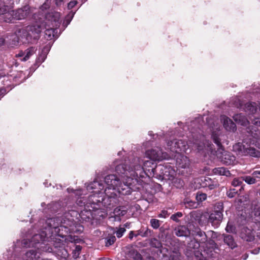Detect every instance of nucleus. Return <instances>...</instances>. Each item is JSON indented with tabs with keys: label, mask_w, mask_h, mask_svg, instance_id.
I'll return each mask as SVG.
<instances>
[{
	"label": "nucleus",
	"mask_w": 260,
	"mask_h": 260,
	"mask_svg": "<svg viewBox=\"0 0 260 260\" xmlns=\"http://www.w3.org/2000/svg\"><path fill=\"white\" fill-rule=\"evenodd\" d=\"M221 161L225 165H232L236 163L235 157L231 153L224 151L220 156Z\"/></svg>",
	"instance_id": "17"
},
{
	"label": "nucleus",
	"mask_w": 260,
	"mask_h": 260,
	"mask_svg": "<svg viewBox=\"0 0 260 260\" xmlns=\"http://www.w3.org/2000/svg\"><path fill=\"white\" fill-rule=\"evenodd\" d=\"M41 25L35 24L28 26L26 29L19 30L17 34L18 42L23 44L31 43L33 40H37L41 32Z\"/></svg>",
	"instance_id": "4"
},
{
	"label": "nucleus",
	"mask_w": 260,
	"mask_h": 260,
	"mask_svg": "<svg viewBox=\"0 0 260 260\" xmlns=\"http://www.w3.org/2000/svg\"><path fill=\"white\" fill-rule=\"evenodd\" d=\"M151 226L154 229H158L160 226V221L156 219H151L150 221Z\"/></svg>",
	"instance_id": "38"
},
{
	"label": "nucleus",
	"mask_w": 260,
	"mask_h": 260,
	"mask_svg": "<svg viewBox=\"0 0 260 260\" xmlns=\"http://www.w3.org/2000/svg\"><path fill=\"white\" fill-rule=\"evenodd\" d=\"M254 233L247 228L243 229L241 235L242 238L246 240L247 241H253L254 239Z\"/></svg>",
	"instance_id": "23"
},
{
	"label": "nucleus",
	"mask_w": 260,
	"mask_h": 260,
	"mask_svg": "<svg viewBox=\"0 0 260 260\" xmlns=\"http://www.w3.org/2000/svg\"><path fill=\"white\" fill-rule=\"evenodd\" d=\"M255 177L250 176H245L242 177L243 181H245L247 183L249 184H253L255 183L256 180Z\"/></svg>",
	"instance_id": "31"
},
{
	"label": "nucleus",
	"mask_w": 260,
	"mask_h": 260,
	"mask_svg": "<svg viewBox=\"0 0 260 260\" xmlns=\"http://www.w3.org/2000/svg\"><path fill=\"white\" fill-rule=\"evenodd\" d=\"M77 2V1H71L68 4V8L72 9L73 8L76 4Z\"/></svg>",
	"instance_id": "50"
},
{
	"label": "nucleus",
	"mask_w": 260,
	"mask_h": 260,
	"mask_svg": "<svg viewBox=\"0 0 260 260\" xmlns=\"http://www.w3.org/2000/svg\"><path fill=\"white\" fill-rule=\"evenodd\" d=\"M222 213L219 211H215L211 213L208 218V221L212 225L217 226L222 219Z\"/></svg>",
	"instance_id": "14"
},
{
	"label": "nucleus",
	"mask_w": 260,
	"mask_h": 260,
	"mask_svg": "<svg viewBox=\"0 0 260 260\" xmlns=\"http://www.w3.org/2000/svg\"><path fill=\"white\" fill-rule=\"evenodd\" d=\"M147 260H156V259L153 257H149L147 258Z\"/></svg>",
	"instance_id": "60"
},
{
	"label": "nucleus",
	"mask_w": 260,
	"mask_h": 260,
	"mask_svg": "<svg viewBox=\"0 0 260 260\" xmlns=\"http://www.w3.org/2000/svg\"><path fill=\"white\" fill-rule=\"evenodd\" d=\"M154 161L144 160L140 157L134 158L131 161L126 164L118 165L115 167V171L118 173L125 174L133 177L135 181L138 179L145 178V176L153 177L151 175V170L157 168Z\"/></svg>",
	"instance_id": "1"
},
{
	"label": "nucleus",
	"mask_w": 260,
	"mask_h": 260,
	"mask_svg": "<svg viewBox=\"0 0 260 260\" xmlns=\"http://www.w3.org/2000/svg\"><path fill=\"white\" fill-rule=\"evenodd\" d=\"M185 204L186 207H189L190 208H194L197 207V203L191 201H186Z\"/></svg>",
	"instance_id": "45"
},
{
	"label": "nucleus",
	"mask_w": 260,
	"mask_h": 260,
	"mask_svg": "<svg viewBox=\"0 0 260 260\" xmlns=\"http://www.w3.org/2000/svg\"><path fill=\"white\" fill-rule=\"evenodd\" d=\"M233 118L236 122L243 126H246L249 123L248 120L242 114L235 115Z\"/></svg>",
	"instance_id": "24"
},
{
	"label": "nucleus",
	"mask_w": 260,
	"mask_h": 260,
	"mask_svg": "<svg viewBox=\"0 0 260 260\" xmlns=\"http://www.w3.org/2000/svg\"><path fill=\"white\" fill-rule=\"evenodd\" d=\"M176 157V165L179 168H188L190 165V161L188 157L182 154H177L174 156Z\"/></svg>",
	"instance_id": "16"
},
{
	"label": "nucleus",
	"mask_w": 260,
	"mask_h": 260,
	"mask_svg": "<svg viewBox=\"0 0 260 260\" xmlns=\"http://www.w3.org/2000/svg\"><path fill=\"white\" fill-rule=\"evenodd\" d=\"M191 146L192 149H196L199 152L203 151L207 152L208 151L212 152L213 151L211 145L204 136H201L200 140H195Z\"/></svg>",
	"instance_id": "9"
},
{
	"label": "nucleus",
	"mask_w": 260,
	"mask_h": 260,
	"mask_svg": "<svg viewBox=\"0 0 260 260\" xmlns=\"http://www.w3.org/2000/svg\"><path fill=\"white\" fill-rule=\"evenodd\" d=\"M252 212L256 219V221L260 220V203H255L253 205Z\"/></svg>",
	"instance_id": "28"
},
{
	"label": "nucleus",
	"mask_w": 260,
	"mask_h": 260,
	"mask_svg": "<svg viewBox=\"0 0 260 260\" xmlns=\"http://www.w3.org/2000/svg\"><path fill=\"white\" fill-rule=\"evenodd\" d=\"M212 180L209 177H206L202 181V185L203 187H207L209 184L211 183Z\"/></svg>",
	"instance_id": "41"
},
{
	"label": "nucleus",
	"mask_w": 260,
	"mask_h": 260,
	"mask_svg": "<svg viewBox=\"0 0 260 260\" xmlns=\"http://www.w3.org/2000/svg\"><path fill=\"white\" fill-rule=\"evenodd\" d=\"M207 199V194L204 193H197L196 195V200L198 202H202Z\"/></svg>",
	"instance_id": "37"
},
{
	"label": "nucleus",
	"mask_w": 260,
	"mask_h": 260,
	"mask_svg": "<svg viewBox=\"0 0 260 260\" xmlns=\"http://www.w3.org/2000/svg\"><path fill=\"white\" fill-rule=\"evenodd\" d=\"M59 19L60 14L58 12H52L46 15L44 21L40 22L44 24L50 25L53 27H57L59 26Z\"/></svg>",
	"instance_id": "12"
},
{
	"label": "nucleus",
	"mask_w": 260,
	"mask_h": 260,
	"mask_svg": "<svg viewBox=\"0 0 260 260\" xmlns=\"http://www.w3.org/2000/svg\"><path fill=\"white\" fill-rule=\"evenodd\" d=\"M8 8V7L5 4L4 1L0 0V15H4Z\"/></svg>",
	"instance_id": "33"
},
{
	"label": "nucleus",
	"mask_w": 260,
	"mask_h": 260,
	"mask_svg": "<svg viewBox=\"0 0 260 260\" xmlns=\"http://www.w3.org/2000/svg\"><path fill=\"white\" fill-rule=\"evenodd\" d=\"M125 232V229L124 228H120L115 232V233L118 238H120L123 236Z\"/></svg>",
	"instance_id": "43"
},
{
	"label": "nucleus",
	"mask_w": 260,
	"mask_h": 260,
	"mask_svg": "<svg viewBox=\"0 0 260 260\" xmlns=\"http://www.w3.org/2000/svg\"><path fill=\"white\" fill-rule=\"evenodd\" d=\"M100 260H111V259L110 258H101Z\"/></svg>",
	"instance_id": "61"
},
{
	"label": "nucleus",
	"mask_w": 260,
	"mask_h": 260,
	"mask_svg": "<svg viewBox=\"0 0 260 260\" xmlns=\"http://www.w3.org/2000/svg\"><path fill=\"white\" fill-rule=\"evenodd\" d=\"M151 231L148 228H142L136 232L135 236H141L142 237H146L150 236Z\"/></svg>",
	"instance_id": "26"
},
{
	"label": "nucleus",
	"mask_w": 260,
	"mask_h": 260,
	"mask_svg": "<svg viewBox=\"0 0 260 260\" xmlns=\"http://www.w3.org/2000/svg\"><path fill=\"white\" fill-rule=\"evenodd\" d=\"M224 242L227 244L232 249L236 247V243L235 242L233 237L231 235H223Z\"/></svg>",
	"instance_id": "25"
},
{
	"label": "nucleus",
	"mask_w": 260,
	"mask_h": 260,
	"mask_svg": "<svg viewBox=\"0 0 260 260\" xmlns=\"http://www.w3.org/2000/svg\"><path fill=\"white\" fill-rule=\"evenodd\" d=\"M81 247L80 245H77L76 246L75 249L74 250V255L76 256L79 254L80 251L81 250Z\"/></svg>",
	"instance_id": "48"
},
{
	"label": "nucleus",
	"mask_w": 260,
	"mask_h": 260,
	"mask_svg": "<svg viewBox=\"0 0 260 260\" xmlns=\"http://www.w3.org/2000/svg\"><path fill=\"white\" fill-rule=\"evenodd\" d=\"M150 245L156 248H159L162 246L161 242L156 238H153L151 240Z\"/></svg>",
	"instance_id": "36"
},
{
	"label": "nucleus",
	"mask_w": 260,
	"mask_h": 260,
	"mask_svg": "<svg viewBox=\"0 0 260 260\" xmlns=\"http://www.w3.org/2000/svg\"><path fill=\"white\" fill-rule=\"evenodd\" d=\"M60 218L59 217L49 218L46 220V223L48 226V230L49 232H53L54 230L55 232L58 235L59 232L60 230Z\"/></svg>",
	"instance_id": "13"
},
{
	"label": "nucleus",
	"mask_w": 260,
	"mask_h": 260,
	"mask_svg": "<svg viewBox=\"0 0 260 260\" xmlns=\"http://www.w3.org/2000/svg\"><path fill=\"white\" fill-rule=\"evenodd\" d=\"M4 43V40L3 38H0V46H2Z\"/></svg>",
	"instance_id": "57"
},
{
	"label": "nucleus",
	"mask_w": 260,
	"mask_h": 260,
	"mask_svg": "<svg viewBox=\"0 0 260 260\" xmlns=\"http://www.w3.org/2000/svg\"><path fill=\"white\" fill-rule=\"evenodd\" d=\"M145 154L147 158L154 161H161L170 157L167 153L164 152L162 149L158 147L146 151Z\"/></svg>",
	"instance_id": "8"
},
{
	"label": "nucleus",
	"mask_w": 260,
	"mask_h": 260,
	"mask_svg": "<svg viewBox=\"0 0 260 260\" xmlns=\"http://www.w3.org/2000/svg\"><path fill=\"white\" fill-rule=\"evenodd\" d=\"M77 202H78V204H80V202L82 203V201L81 200H78Z\"/></svg>",
	"instance_id": "62"
},
{
	"label": "nucleus",
	"mask_w": 260,
	"mask_h": 260,
	"mask_svg": "<svg viewBox=\"0 0 260 260\" xmlns=\"http://www.w3.org/2000/svg\"><path fill=\"white\" fill-rule=\"evenodd\" d=\"M47 238V234H44V232L42 234H35L29 241L27 239H24L22 241V244L24 247L35 246L37 244L42 243L46 240Z\"/></svg>",
	"instance_id": "11"
},
{
	"label": "nucleus",
	"mask_w": 260,
	"mask_h": 260,
	"mask_svg": "<svg viewBox=\"0 0 260 260\" xmlns=\"http://www.w3.org/2000/svg\"><path fill=\"white\" fill-rule=\"evenodd\" d=\"M242 183V179L241 178H235L232 181V184L234 186H238L241 185Z\"/></svg>",
	"instance_id": "46"
},
{
	"label": "nucleus",
	"mask_w": 260,
	"mask_h": 260,
	"mask_svg": "<svg viewBox=\"0 0 260 260\" xmlns=\"http://www.w3.org/2000/svg\"><path fill=\"white\" fill-rule=\"evenodd\" d=\"M212 139L214 142V143L219 147L221 146V143L220 141L218 138V135H217L216 134L213 133L212 135Z\"/></svg>",
	"instance_id": "40"
},
{
	"label": "nucleus",
	"mask_w": 260,
	"mask_h": 260,
	"mask_svg": "<svg viewBox=\"0 0 260 260\" xmlns=\"http://www.w3.org/2000/svg\"><path fill=\"white\" fill-rule=\"evenodd\" d=\"M151 175H152V176H159L162 179L173 180L176 175V172L169 165H159L157 168L151 170Z\"/></svg>",
	"instance_id": "5"
},
{
	"label": "nucleus",
	"mask_w": 260,
	"mask_h": 260,
	"mask_svg": "<svg viewBox=\"0 0 260 260\" xmlns=\"http://www.w3.org/2000/svg\"><path fill=\"white\" fill-rule=\"evenodd\" d=\"M255 145H257V146L260 148V141L259 140L256 142Z\"/></svg>",
	"instance_id": "58"
},
{
	"label": "nucleus",
	"mask_w": 260,
	"mask_h": 260,
	"mask_svg": "<svg viewBox=\"0 0 260 260\" xmlns=\"http://www.w3.org/2000/svg\"><path fill=\"white\" fill-rule=\"evenodd\" d=\"M182 215H183L181 212H177L176 214H173L171 216V219H172L173 220H174L176 222H178L179 221L178 218L182 217Z\"/></svg>",
	"instance_id": "44"
},
{
	"label": "nucleus",
	"mask_w": 260,
	"mask_h": 260,
	"mask_svg": "<svg viewBox=\"0 0 260 260\" xmlns=\"http://www.w3.org/2000/svg\"><path fill=\"white\" fill-rule=\"evenodd\" d=\"M225 230L227 232H229V233L232 232L233 226L232 225H230L229 223H228L227 224V226L225 228Z\"/></svg>",
	"instance_id": "53"
},
{
	"label": "nucleus",
	"mask_w": 260,
	"mask_h": 260,
	"mask_svg": "<svg viewBox=\"0 0 260 260\" xmlns=\"http://www.w3.org/2000/svg\"><path fill=\"white\" fill-rule=\"evenodd\" d=\"M237 193V191L234 188L229 189L226 192L227 196L230 198L234 197Z\"/></svg>",
	"instance_id": "42"
},
{
	"label": "nucleus",
	"mask_w": 260,
	"mask_h": 260,
	"mask_svg": "<svg viewBox=\"0 0 260 260\" xmlns=\"http://www.w3.org/2000/svg\"><path fill=\"white\" fill-rule=\"evenodd\" d=\"M81 191H82V190L80 189L77 190L75 191V193L76 195H80V194H81Z\"/></svg>",
	"instance_id": "55"
},
{
	"label": "nucleus",
	"mask_w": 260,
	"mask_h": 260,
	"mask_svg": "<svg viewBox=\"0 0 260 260\" xmlns=\"http://www.w3.org/2000/svg\"><path fill=\"white\" fill-rule=\"evenodd\" d=\"M217 184L216 183H215L214 181H212L211 182V183L209 184V185H208L207 187L209 188V189L212 190L217 187Z\"/></svg>",
	"instance_id": "49"
},
{
	"label": "nucleus",
	"mask_w": 260,
	"mask_h": 260,
	"mask_svg": "<svg viewBox=\"0 0 260 260\" xmlns=\"http://www.w3.org/2000/svg\"><path fill=\"white\" fill-rule=\"evenodd\" d=\"M30 10L28 6L23 7L22 9H19L16 10L7 12L4 14V19L6 22H10L12 19L16 20H21L26 18L29 14Z\"/></svg>",
	"instance_id": "7"
},
{
	"label": "nucleus",
	"mask_w": 260,
	"mask_h": 260,
	"mask_svg": "<svg viewBox=\"0 0 260 260\" xmlns=\"http://www.w3.org/2000/svg\"><path fill=\"white\" fill-rule=\"evenodd\" d=\"M173 144H177V148H175L177 154H181L180 153L185 152L188 148L189 145L191 144V142L189 144H187L186 142L181 140L176 139L174 140Z\"/></svg>",
	"instance_id": "18"
},
{
	"label": "nucleus",
	"mask_w": 260,
	"mask_h": 260,
	"mask_svg": "<svg viewBox=\"0 0 260 260\" xmlns=\"http://www.w3.org/2000/svg\"><path fill=\"white\" fill-rule=\"evenodd\" d=\"M252 175L253 177L260 179V170L254 171Z\"/></svg>",
	"instance_id": "51"
},
{
	"label": "nucleus",
	"mask_w": 260,
	"mask_h": 260,
	"mask_svg": "<svg viewBox=\"0 0 260 260\" xmlns=\"http://www.w3.org/2000/svg\"><path fill=\"white\" fill-rule=\"evenodd\" d=\"M175 234L178 237H187L190 235V231L184 225L176 227L175 230Z\"/></svg>",
	"instance_id": "21"
},
{
	"label": "nucleus",
	"mask_w": 260,
	"mask_h": 260,
	"mask_svg": "<svg viewBox=\"0 0 260 260\" xmlns=\"http://www.w3.org/2000/svg\"><path fill=\"white\" fill-rule=\"evenodd\" d=\"M36 24H38L41 25V30L43 29H45V36L47 40H51L54 36V32L56 30L55 28L56 27H53L50 25L44 24L40 22H37Z\"/></svg>",
	"instance_id": "15"
},
{
	"label": "nucleus",
	"mask_w": 260,
	"mask_h": 260,
	"mask_svg": "<svg viewBox=\"0 0 260 260\" xmlns=\"http://www.w3.org/2000/svg\"><path fill=\"white\" fill-rule=\"evenodd\" d=\"M220 119L223 123V126L227 131H234L235 129V124L228 117L224 115L221 116Z\"/></svg>",
	"instance_id": "20"
},
{
	"label": "nucleus",
	"mask_w": 260,
	"mask_h": 260,
	"mask_svg": "<svg viewBox=\"0 0 260 260\" xmlns=\"http://www.w3.org/2000/svg\"><path fill=\"white\" fill-rule=\"evenodd\" d=\"M127 213L125 209H122L121 207H117L114 210V213L116 216H123Z\"/></svg>",
	"instance_id": "34"
},
{
	"label": "nucleus",
	"mask_w": 260,
	"mask_h": 260,
	"mask_svg": "<svg viewBox=\"0 0 260 260\" xmlns=\"http://www.w3.org/2000/svg\"><path fill=\"white\" fill-rule=\"evenodd\" d=\"M197 235L201 238L200 240L195 239L191 241L190 245L194 244V248H198L200 246V243L197 241H199L200 243H205L207 240V236L205 232L199 231L197 232Z\"/></svg>",
	"instance_id": "22"
},
{
	"label": "nucleus",
	"mask_w": 260,
	"mask_h": 260,
	"mask_svg": "<svg viewBox=\"0 0 260 260\" xmlns=\"http://www.w3.org/2000/svg\"><path fill=\"white\" fill-rule=\"evenodd\" d=\"M125 253L126 255L135 260H141V255L137 250L134 249L131 245H128L125 248Z\"/></svg>",
	"instance_id": "19"
},
{
	"label": "nucleus",
	"mask_w": 260,
	"mask_h": 260,
	"mask_svg": "<svg viewBox=\"0 0 260 260\" xmlns=\"http://www.w3.org/2000/svg\"><path fill=\"white\" fill-rule=\"evenodd\" d=\"M119 174L121 175L123 179L126 177L125 180H122V183L115 175H109L105 178V184H103L104 191L108 199L115 198L117 193L127 195L131 193L133 184L134 183L133 177H131L129 175L127 176L124 174Z\"/></svg>",
	"instance_id": "2"
},
{
	"label": "nucleus",
	"mask_w": 260,
	"mask_h": 260,
	"mask_svg": "<svg viewBox=\"0 0 260 260\" xmlns=\"http://www.w3.org/2000/svg\"><path fill=\"white\" fill-rule=\"evenodd\" d=\"M168 216V212L165 210H163L158 215V217L159 218H166Z\"/></svg>",
	"instance_id": "47"
},
{
	"label": "nucleus",
	"mask_w": 260,
	"mask_h": 260,
	"mask_svg": "<svg viewBox=\"0 0 260 260\" xmlns=\"http://www.w3.org/2000/svg\"><path fill=\"white\" fill-rule=\"evenodd\" d=\"M18 55L19 56H20V57H21V56H23V55H24V56H25V53H19V54H18Z\"/></svg>",
	"instance_id": "59"
},
{
	"label": "nucleus",
	"mask_w": 260,
	"mask_h": 260,
	"mask_svg": "<svg viewBox=\"0 0 260 260\" xmlns=\"http://www.w3.org/2000/svg\"><path fill=\"white\" fill-rule=\"evenodd\" d=\"M252 123H253L254 125L259 126H260V118H255L253 119V120L252 121Z\"/></svg>",
	"instance_id": "52"
},
{
	"label": "nucleus",
	"mask_w": 260,
	"mask_h": 260,
	"mask_svg": "<svg viewBox=\"0 0 260 260\" xmlns=\"http://www.w3.org/2000/svg\"><path fill=\"white\" fill-rule=\"evenodd\" d=\"M245 111L250 114H253L256 111V104L255 103H249L245 105Z\"/></svg>",
	"instance_id": "29"
},
{
	"label": "nucleus",
	"mask_w": 260,
	"mask_h": 260,
	"mask_svg": "<svg viewBox=\"0 0 260 260\" xmlns=\"http://www.w3.org/2000/svg\"><path fill=\"white\" fill-rule=\"evenodd\" d=\"M105 245L106 246H109L114 244L116 241V238L114 236H110L105 239Z\"/></svg>",
	"instance_id": "35"
},
{
	"label": "nucleus",
	"mask_w": 260,
	"mask_h": 260,
	"mask_svg": "<svg viewBox=\"0 0 260 260\" xmlns=\"http://www.w3.org/2000/svg\"><path fill=\"white\" fill-rule=\"evenodd\" d=\"M60 228L63 230L65 229L67 233H72L75 232L74 225L75 222L73 218L69 213L66 214L63 217L60 219Z\"/></svg>",
	"instance_id": "10"
},
{
	"label": "nucleus",
	"mask_w": 260,
	"mask_h": 260,
	"mask_svg": "<svg viewBox=\"0 0 260 260\" xmlns=\"http://www.w3.org/2000/svg\"><path fill=\"white\" fill-rule=\"evenodd\" d=\"M233 151L240 156H250L254 157H260V151L255 148L244 145L243 143L235 144L233 147Z\"/></svg>",
	"instance_id": "6"
},
{
	"label": "nucleus",
	"mask_w": 260,
	"mask_h": 260,
	"mask_svg": "<svg viewBox=\"0 0 260 260\" xmlns=\"http://www.w3.org/2000/svg\"><path fill=\"white\" fill-rule=\"evenodd\" d=\"M169 260H181V254L177 250H173L169 256Z\"/></svg>",
	"instance_id": "30"
},
{
	"label": "nucleus",
	"mask_w": 260,
	"mask_h": 260,
	"mask_svg": "<svg viewBox=\"0 0 260 260\" xmlns=\"http://www.w3.org/2000/svg\"><path fill=\"white\" fill-rule=\"evenodd\" d=\"M129 226H130V223H128V222H126L124 224V226L125 227V228H129Z\"/></svg>",
	"instance_id": "56"
},
{
	"label": "nucleus",
	"mask_w": 260,
	"mask_h": 260,
	"mask_svg": "<svg viewBox=\"0 0 260 260\" xmlns=\"http://www.w3.org/2000/svg\"><path fill=\"white\" fill-rule=\"evenodd\" d=\"M135 234H134V232L133 231H131L129 233L128 237L131 240H132L134 237H135Z\"/></svg>",
	"instance_id": "54"
},
{
	"label": "nucleus",
	"mask_w": 260,
	"mask_h": 260,
	"mask_svg": "<svg viewBox=\"0 0 260 260\" xmlns=\"http://www.w3.org/2000/svg\"><path fill=\"white\" fill-rule=\"evenodd\" d=\"M173 142L174 140L169 142L168 143V146L171 152L173 153H176L175 148H177V144H173Z\"/></svg>",
	"instance_id": "39"
},
{
	"label": "nucleus",
	"mask_w": 260,
	"mask_h": 260,
	"mask_svg": "<svg viewBox=\"0 0 260 260\" xmlns=\"http://www.w3.org/2000/svg\"><path fill=\"white\" fill-rule=\"evenodd\" d=\"M61 2V0H59V2Z\"/></svg>",
	"instance_id": "63"
},
{
	"label": "nucleus",
	"mask_w": 260,
	"mask_h": 260,
	"mask_svg": "<svg viewBox=\"0 0 260 260\" xmlns=\"http://www.w3.org/2000/svg\"><path fill=\"white\" fill-rule=\"evenodd\" d=\"M213 173L216 175L230 176L231 173L229 170L223 167L215 168L213 170Z\"/></svg>",
	"instance_id": "27"
},
{
	"label": "nucleus",
	"mask_w": 260,
	"mask_h": 260,
	"mask_svg": "<svg viewBox=\"0 0 260 260\" xmlns=\"http://www.w3.org/2000/svg\"><path fill=\"white\" fill-rule=\"evenodd\" d=\"M34 53H35V48H30L27 49L24 52L25 56H24V58L22 59V60H23V61L27 60L29 58V57L31 55H32Z\"/></svg>",
	"instance_id": "32"
},
{
	"label": "nucleus",
	"mask_w": 260,
	"mask_h": 260,
	"mask_svg": "<svg viewBox=\"0 0 260 260\" xmlns=\"http://www.w3.org/2000/svg\"><path fill=\"white\" fill-rule=\"evenodd\" d=\"M104 186L103 183H101L97 181H94L93 182L90 183L86 186L87 190H91L93 189H96L93 191V193L90 195L88 200L83 202V205L85 208H88L85 211H82L80 213V216L82 218H84L83 216L85 213H86V216L88 218H90L91 216V210H96L98 209L96 205L102 204L103 206L106 207L110 204L111 201L105 195V191L102 192V190L104 189Z\"/></svg>",
	"instance_id": "3"
}]
</instances>
